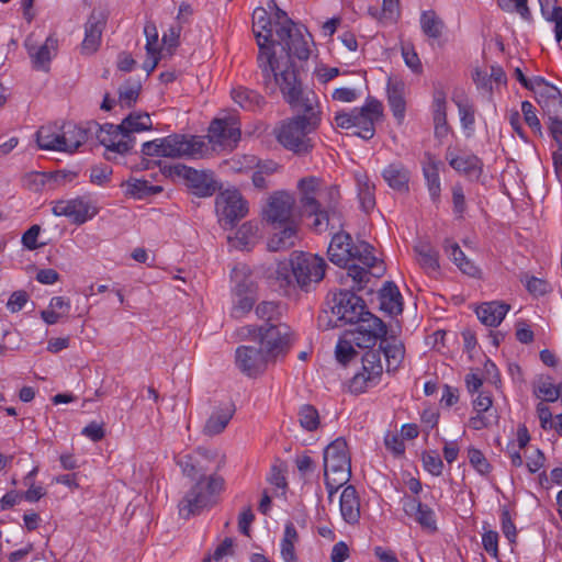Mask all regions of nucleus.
<instances>
[{
	"label": "nucleus",
	"instance_id": "f704fd0d",
	"mask_svg": "<svg viewBox=\"0 0 562 562\" xmlns=\"http://www.w3.org/2000/svg\"><path fill=\"white\" fill-rule=\"evenodd\" d=\"M380 307L390 315H397L403 311L402 295L393 282H385L379 294Z\"/></svg>",
	"mask_w": 562,
	"mask_h": 562
},
{
	"label": "nucleus",
	"instance_id": "393cba45",
	"mask_svg": "<svg viewBox=\"0 0 562 562\" xmlns=\"http://www.w3.org/2000/svg\"><path fill=\"white\" fill-rule=\"evenodd\" d=\"M403 509L405 514L418 522L424 529L436 531V519L434 510L420 503L418 499L407 497L403 502Z\"/></svg>",
	"mask_w": 562,
	"mask_h": 562
},
{
	"label": "nucleus",
	"instance_id": "5701e85b",
	"mask_svg": "<svg viewBox=\"0 0 562 562\" xmlns=\"http://www.w3.org/2000/svg\"><path fill=\"white\" fill-rule=\"evenodd\" d=\"M183 177L198 196L205 198L213 195L218 190L217 181L213 173L182 167Z\"/></svg>",
	"mask_w": 562,
	"mask_h": 562
},
{
	"label": "nucleus",
	"instance_id": "2f4dec72",
	"mask_svg": "<svg viewBox=\"0 0 562 562\" xmlns=\"http://www.w3.org/2000/svg\"><path fill=\"white\" fill-rule=\"evenodd\" d=\"M25 45L34 67L36 69L46 70L52 57L57 50V41L49 36L38 48L31 45L29 41H26Z\"/></svg>",
	"mask_w": 562,
	"mask_h": 562
},
{
	"label": "nucleus",
	"instance_id": "09e8293b",
	"mask_svg": "<svg viewBox=\"0 0 562 562\" xmlns=\"http://www.w3.org/2000/svg\"><path fill=\"white\" fill-rule=\"evenodd\" d=\"M75 178V172L57 171L55 175L35 172L30 175L27 179L32 181L34 189L38 190L49 181H54L57 186H63L68 181H72Z\"/></svg>",
	"mask_w": 562,
	"mask_h": 562
},
{
	"label": "nucleus",
	"instance_id": "4d7b16f0",
	"mask_svg": "<svg viewBox=\"0 0 562 562\" xmlns=\"http://www.w3.org/2000/svg\"><path fill=\"white\" fill-rule=\"evenodd\" d=\"M257 166V158L254 155L234 156L223 162V168L232 172H244Z\"/></svg>",
	"mask_w": 562,
	"mask_h": 562
},
{
	"label": "nucleus",
	"instance_id": "774afa93",
	"mask_svg": "<svg viewBox=\"0 0 562 562\" xmlns=\"http://www.w3.org/2000/svg\"><path fill=\"white\" fill-rule=\"evenodd\" d=\"M255 303V295L244 294L241 296H237L235 304L233 306V315L235 317H240L248 313Z\"/></svg>",
	"mask_w": 562,
	"mask_h": 562
},
{
	"label": "nucleus",
	"instance_id": "5fc2aeb1",
	"mask_svg": "<svg viewBox=\"0 0 562 562\" xmlns=\"http://www.w3.org/2000/svg\"><path fill=\"white\" fill-rule=\"evenodd\" d=\"M434 111L435 136L437 138H445L449 133V125L447 122L446 101L443 98L436 99Z\"/></svg>",
	"mask_w": 562,
	"mask_h": 562
},
{
	"label": "nucleus",
	"instance_id": "423d86ee",
	"mask_svg": "<svg viewBox=\"0 0 562 562\" xmlns=\"http://www.w3.org/2000/svg\"><path fill=\"white\" fill-rule=\"evenodd\" d=\"M225 480L216 474L201 475L179 503V514L183 518L199 515L216 503V497L224 491Z\"/></svg>",
	"mask_w": 562,
	"mask_h": 562
},
{
	"label": "nucleus",
	"instance_id": "c756f323",
	"mask_svg": "<svg viewBox=\"0 0 562 562\" xmlns=\"http://www.w3.org/2000/svg\"><path fill=\"white\" fill-rule=\"evenodd\" d=\"M379 350L384 355L387 372H394L401 367L405 356V347L401 340L385 336L380 341Z\"/></svg>",
	"mask_w": 562,
	"mask_h": 562
},
{
	"label": "nucleus",
	"instance_id": "72a5a7b5",
	"mask_svg": "<svg viewBox=\"0 0 562 562\" xmlns=\"http://www.w3.org/2000/svg\"><path fill=\"white\" fill-rule=\"evenodd\" d=\"M382 177L390 188L398 192L408 191L409 171L401 162L390 164L383 171Z\"/></svg>",
	"mask_w": 562,
	"mask_h": 562
},
{
	"label": "nucleus",
	"instance_id": "e433bc0d",
	"mask_svg": "<svg viewBox=\"0 0 562 562\" xmlns=\"http://www.w3.org/2000/svg\"><path fill=\"white\" fill-rule=\"evenodd\" d=\"M259 240V229L257 224L251 222L244 223L235 233L234 237H228V241L235 248L249 250Z\"/></svg>",
	"mask_w": 562,
	"mask_h": 562
},
{
	"label": "nucleus",
	"instance_id": "3c124183",
	"mask_svg": "<svg viewBox=\"0 0 562 562\" xmlns=\"http://www.w3.org/2000/svg\"><path fill=\"white\" fill-rule=\"evenodd\" d=\"M256 314L259 318L267 322V325L261 327L269 328L272 325H279L278 322L282 314L281 306L276 302L263 301L256 307Z\"/></svg>",
	"mask_w": 562,
	"mask_h": 562
},
{
	"label": "nucleus",
	"instance_id": "7c9ffc66",
	"mask_svg": "<svg viewBox=\"0 0 562 562\" xmlns=\"http://www.w3.org/2000/svg\"><path fill=\"white\" fill-rule=\"evenodd\" d=\"M235 413L234 405H225L216 408L205 422L203 434L209 437L221 434L228 425Z\"/></svg>",
	"mask_w": 562,
	"mask_h": 562
},
{
	"label": "nucleus",
	"instance_id": "c03bdc74",
	"mask_svg": "<svg viewBox=\"0 0 562 562\" xmlns=\"http://www.w3.org/2000/svg\"><path fill=\"white\" fill-rule=\"evenodd\" d=\"M299 533L293 525L289 521L284 527L283 538L281 540V557L284 562H296L295 544L299 542Z\"/></svg>",
	"mask_w": 562,
	"mask_h": 562
},
{
	"label": "nucleus",
	"instance_id": "0e129e2a",
	"mask_svg": "<svg viewBox=\"0 0 562 562\" xmlns=\"http://www.w3.org/2000/svg\"><path fill=\"white\" fill-rule=\"evenodd\" d=\"M423 464L426 471L432 475L439 476L443 470V462L436 451L425 452L423 454Z\"/></svg>",
	"mask_w": 562,
	"mask_h": 562
},
{
	"label": "nucleus",
	"instance_id": "c85d7f7f",
	"mask_svg": "<svg viewBox=\"0 0 562 562\" xmlns=\"http://www.w3.org/2000/svg\"><path fill=\"white\" fill-rule=\"evenodd\" d=\"M339 509L342 519L349 525L358 524L360 519V499L357 490L348 485L341 492Z\"/></svg>",
	"mask_w": 562,
	"mask_h": 562
},
{
	"label": "nucleus",
	"instance_id": "dca6fc26",
	"mask_svg": "<svg viewBox=\"0 0 562 562\" xmlns=\"http://www.w3.org/2000/svg\"><path fill=\"white\" fill-rule=\"evenodd\" d=\"M216 212L221 222L233 225L246 216L247 202L237 190H225L216 196Z\"/></svg>",
	"mask_w": 562,
	"mask_h": 562
},
{
	"label": "nucleus",
	"instance_id": "aec40b11",
	"mask_svg": "<svg viewBox=\"0 0 562 562\" xmlns=\"http://www.w3.org/2000/svg\"><path fill=\"white\" fill-rule=\"evenodd\" d=\"M209 142L224 148H233L240 138V128L232 119H215L209 127Z\"/></svg>",
	"mask_w": 562,
	"mask_h": 562
},
{
	"label": "nucleus",
	"instance_id": "39448f33",
	"mask_svg": "<svg viewBox=\"0 0 562 562\" xmlns=\"http://www.w3.org/2000/svg\"><path fill=\"white\" fill-rule=\"evenodd\" d=\"M252 31L259 48L257 57L258 67L261 74H271L276 65L290 57L289 54H277L278 37L274 33V24H272L267 11L263 8H257L252 14Z\"/></svg>",
	"mask_w": 562,
	"mask_h": 562
},
{
	"label": "nucleus",
	"instance_id": "f03ea898",
	"mask_svg": "<svg viewBox=\"0 0 562 562\" xmlns=\"http://www.w3.org/2000/svg\"><path fill=\"white\" fill-rule=\"evenodd\" d=\"M334 234L328 246V259L338 267H348L346 278H351L358 284V290L362 283L369 281V276L381 277L384 268L373 254V247L359 241L353 244L352 237L345 232Z\"/></svg>",
	"mask_w": 562,
	"mask_h": 562
},
{
	"label": "nucleus",
	"instance_id": "4c0bfd02",
	"mask_svg": "<svg viewBox=\"0 0 562 562\" xmlns=\"http://www.w3.org/2000/svg\"><path fill=\"white\" fill-rule=\"evenodd\" d=\"M61 125L48 124L36 133V143L41 149L61 151Z\"/></svg>",
	"mask_w": 562,
	"mask_h": 562
},
{
	"label": "nucleus",
	"instance_id": "13d9d810",
	"mask_svg": "<svg viewBox=\"0 0 562 562\" xmlns=\"http://www.w3.org/2000/svg\"><path fill=\"white\" fill-rule=\"evenodd\" d=\"M424 175L427 181L428 191L431 200L437 203L440 198V178L439 171L435 164H431L424 168Z\"/></svg>",
	"mask_w": 562,
	"mask_h": 562
},
{
	"label": "nucleus",
	"instance_id": "f257e3e1",
	"mask_svg": "<svg viewBox=\"0 0 562 562\" xmlns=\"http://www.w3.org/2000/svg\"><path fill=\"white\" fill-rule=\"evenodd\" d=\"M258 336L259 346L243 345L235 351V364L248 378L263 374L269 362L284 357L292 344L291 329L285 324L259 327Z\"/></svg>",
	"mask_w": 562,
	"mask_h": 562
},
{
	"label": "nucleus",
	"instance_id": "6e6d98bb",
	"mask_svg": "<svg viewBox=\"0 0 562 562\" xmlns=\"http://www.w3.org/2000/svg\"><path fill=\"white\" fill-rule=\"evenodd\" d=\"M297 417L301 427L307 431H314L319 426V414L313 405L305 404L301 406Z\"/></svg>",
	"mask_w": 562,
	"mask_h": 562
},
{
	"label": "nucleus",
	"instance_id": "69168bd1",
	"mask_svg": "<svg viewBox=\"0 0 562 562\" xmlns=\"http://www.w3.org/2000/svg\"><path fill=\"white\" fill-rule=\"evenodd\" d=\"M468 458L472 467L480 473V474H487L491 470V465L487 462L484 454L475 448H470L468 451Z\"/></svg>",
	"mask_w": 562,
	"mask_h": 562
},
{
	"label": "nucleus",
	"instance_id": "f3484780",
	"mask_svg": "<svg viewBox=\"0 0 562 562\" xmlns=\"http://www.w3.org/2000/svg\"><path fill=\"white\" fill-rule=\"evenodd\" d=\"M363 372L356 374L350 387L355 392H364L368 387L374 386L382 375L383 366L379 349H370L362 357Z\"/></svg>",
	"mask_w": 562,
	"mask_h": 562
},
{
	"label": "nucleus",
	"instance_id": "e2e57ef3",
	"mask_svg": "<svg viewBox=\"0 0 562 562\" xmlns=\"http://www.w3.org/2000/svg\"><path fill=\"white\" fill-rule=\"evenodd\" d=\"M352 344L351 337L346 336L338 341L336 346V358L340 363H348L357 355Z\"/></svg>",
	"mask_w": 562,
	"mask_h": 562
},
{
	"label": "nucleus",
	"instance_id": "0eeeda50",
	"mask_svg": "<svg viewBox=\"0 0 562 562\" xmlns=\"http://www.w3.org/2000/svg\"><path fill=\"white\" fill-rule=\"evenodd\" d=\"M319 121L321 119L317 115L295 116L283 121L276 128L277 139L283 147L295 154H307L313 148L308 134L318 127Z\"/></svg>",
	"mask_w": 562,
	"mask_h": 562
},
{
	"label": "nucleus",
	"instance_id": "58836bf2",
	"mask_svg": "<svg viewBox=\"0 0 562 562\" xmlns=\"http://www.w3.org/2000/svg\"><path fill=\"white\" fill-rule=\"evenodd\" d=\"M201 458H206V451L198 449L194 453H181L177 456L176 463L180 467L184 475L193 477L206 471V468L201 463Z\"/></svg>",
	"mask_w": 562,
	"mask_h": 562
},
{
	"label": "nucleus",
	"instance_id": "9d476101",
	"mask_svg": "<svg viewBox=\"0 0 562 562\" xmlns=\"http://www.w3.org/2000/svg\"><path fill=\"white\" fill-rule=\"evenodd\" d=\"M291 256L294 279L301 289H306L311 283H318L323 280L326 262L322 257L303 251H294Z\"/></svg>",
	"mask_w": 562,
	"mask_h": 562
},
{
	"label": "nucleus",
	"instance_id": "7ed1b4c3",
	"mask_svg": "<svg viewBox=\"0 0 562 562\" xmlns=\"http://www.w3.org/2000/svg\"><path fill=\"white\" fill-rule=\"evenodd\" d=\"M263 83L267 89L276 90L280 88L285 101L294 109L304 112L303 116L318 115L315 111L317 105V97L314 92L303 93L299 72L292 58L286 57L285 60L276 65L271 74H262Z\"/></svg>",
	"mask_w": 562,
	"mask_h": 562
},
{
	"label": "nucleus",
	"instance_id": "8fccbe9b",
	"mask_svg": "<svg viewBox=\"0 0 562 562\" xmlns=\"http://www.w3.org/2000/svg\"><path fill=\"white\" fill-rule=\"evenodd\" d=\"M445 250L451 260L460 268V270H462V272L469 276H474L476 268L470 260H468L464 252L461 250L457 243L446 240Z\"/></svg>",
	"mask_w": 562,
	"mask_h": 562
},
{
	"label": "nucleus",
	"instance_id": "6ab92c4d",
	"mask_svg": "<svg viewBox=\"0 0 562 562\" xmlns=\"http://www.w3.org/2000/svg\"><path fill=\"white\" fill-rule=\"evenodd\" d=\"M382 116V104L375 99H369L360 109H355V124L359 131L355 134L363 139L374 136V123Z\"/></svg>",
	"mask_w": 562,
	"mask_h": 562
},
{
	"label": "nucleus",
	"instance_id": "2eb2a0df",
	"mask_svg": "<svg viewBox=\"0 0 562 562\" xmlns=\"http://www.w3.org/2000/svg\"><path fill=\"white\" fill-rule=\"evenodd\" d=\"M295 199L285 191L274 192L263 209V218L274 228L282 224L296 222L294 216Z\"/></svg>",
	"mask_w": 562,
	"mask_h": 562
},
{
	"label": "nucleus",
	"instance_id": "9b49d317",
	"mask_svg": "<svg viewBox=\"0 0 562 562\" xmlns=\"http://www.w3.org/2000/svg\"><path fill=\"white\" fill-rule=\"evenodd\" d=\"M324 474L334 475V481L339 483H347L350 480L351 464L345 439L337 438L325 448Z\"/></svg>",
	"mask_w": 562,
	"mask_h": 562
},
{
	"label": "nucleus",
	"instance_id": "a878e982",
	"mask_svg": "<svg viewBox=\"0 0 562 562\" xmlns=\"http://www.w3.org/2000/svg\"><path fill=\"white\" fill-rule=\"evenodd\" d=\"M324 186L325 183L322 179L313 176L299 180L297 189L300 192V202L306 214H308L311 210H317L319 206L316 200Z\"/></svg>",
	"mask_w": 562,
	"mask_h": 562
},
{
	"label": "nucleus",
	"instance_id": "6e6552de",
	"mask_svg": "<svg viewBox=\"0 0 562 562\" xmlns=\"http://www.w3.org/2000/svg\"><path fill=\"white\" fill-rule=\"evenodd\" d=\"M340 191L337 186L325 184L316 202L317 210H311L308 215L314 216L312 227L318 232L341 229L344 227V213L340 204Z\"/></svg>",
	"mask_w": 562,
	"mask_h": 562
},
{
	"label": "nucleus",
	"instance_id": "4be33fe9",
	"mask_svg": "<svg viewBox=\"0 0 562 562\" xmlns=\"http://www.w3.org/2000/svg\"><path fill=\"white\" fill-rule=\"evenodd\" d=\"M535 94L549 123L562 120V93L557 87L546 81Z\"/></svg>",
	"mask_w": 562,
	"mask_h": 562
},
{
	"label": "nucleus",
	"instance_id": "ddd939ff",
	"mask_svg": "<svg viewBox=\"0 0 562 562\" xmlns=\"http://www.w3.org/2000/svg\"><path fill=\"white\" fill-rule=\"evenodd\" d=\"M168 158H203L207 151V143L199 136L172 134L165 137V150Z\"/></svg>",
	"mask_w": 562,
	"mask_h": 562
},
{
	"label": "nucleus",
	"instance_id": "bf43d9fd",
	"mask_svg": "<svg viewBox=\"0 0 562 562\" xmlns=\"http://www.w3.org/2000/svg\"><path fill=\"white\" fill-rule=\"evenodd\" d=\"M535 394L547 402H555L562 395V383L554 385L548 380L540 381L535 390Z\"/></svg>",
	"mask_w": 562,
	"mask_h": 562
},
{
	"label": "nucleus",
	"instance_id": "49530a36",
	"mask_svg": "<svg viewBox=\"0 0 562 562\" xmlns=\"http://www.w3.org/2000/svg\"><path fill=\"white\" fill-rule=\"evenodd\" d=\"M454 102L458 108L461 126L465 131L467 136L470 137L473 135V132H474V123H475L474 105L465 97L457 98V99H454Z\"/></svg>",
	"mask_w": 562,
	"mask_h": 562
},
{
	"label": "nucleus",
	"instance_id": "cd10ccee",
	"mask_svg": "<svg viewBox=\"0 0 562 562\" xmlns=\"http://www.w3.org/2000/svg\"><path fill=\"white\" fill-rule=\"evenodd\" d=\"M52 211L56 216H66L75 224H82L88 220L89 205L81 199L58 201Z\"/></svg>",
	"mask_w": 562,
	"mask_h": 562
},
{
	"label": "nucleus",
	"instance_id": "864d4df0",
	"mask_svg": "<svg viewBox=\"0 0 562 562\" xmlns=\"http://www.w3.org/2000/svg\"><path fill=\"white\" fill-rule=\"evenodd\" d=\"M273 279L278 286L284 291L296 283L294 279V269L292 266V256H290L288 261H281L278 263Z\"/></svg>",
	"mask_w": 562,
	"mask_h": 562
},
{
	"label": "nucleus",
	"instance_id": "603ef678",
	"mask_svg": "<svg viewBox=\"0 0 562 562\" xmlns=\"http://www.w3.org/2000/svg\"><path fill=\"white\" fill-rule=\"evenodd\" d=\"M420 27L428 37L438 38L441 36L443 22L435 11H424L420 15Z\"/></svg>",
	"mask_w": 562,
	"mask_h": 562
},
{
	"label": "nucleus",
	"instance_id": "338daca9",
	"mask_svg": "<svg viewBox=\"0 0 562 562\" xmlns=\"http://www.w3.org/2000/svg\"><path fill=\"white\" fill-rule=\"evenodd\" d=\"M140 85L137 82L121 87L119 90L121 104L131 106L137 100Z\"/></svg>",
	"mask_w": 562,
	"mask_h": 562
},
{
	"label": "nucleus",
	"instance_id": "ea45409f",
	"mask_svg": "<svg viewBox=\"0 0 562 562\" xmlns=\"http://www.w3.org/2000/svg\"><path fill=\"white\" fill-rule=\"evenodd\" d=\"M404 83L398 80H389L387 100L393 115L402 121L405 115Z\"/></svg>",
	"mask_w": 562,
	"mask_h": 562
},
{
	"label": "nucleus",
	"instance_id": "de8ad7c7",
	"mask_svg": "<svg viewBox=\"0 0 562 562\" xmlns=\"http://www.w3.org/2000/svg\"><path fill=\"white\" fill-rule=\"evenodd\" d=\"M126 195L134 199H145L162 191L161 187L149 186L147 181L139 179H131L124 183Z\"/></svg>",
	"mask_w": 562,
	"mask_h": 562
},
{
	"label": "nucleus",
	"instance_id": "79ce46f5",
	"mask_svg": "<svg viewBox=\"0 0 562 562\" xmlns=\"http://www.w3.org/2000/svg\"><path fill=\"white\" fill-rule=\"evenodd\" d=\"M419 266L427 273H435L439 270L438 251L427 243H419L414 247Z\"/></svg>",
	"mask_w": 562,
	"mask_h": 562
},
{
	"label": "nucleus",
	"instance_id": "a19ab883",
	"mask_svg": "<svg viewBox=\"0 0 562 562\" xmlns=\"http://www.w3.org/2000/svg\"><path fill=\"white\" fill-rule=\"evenodd\" d=\"M358 198L361 209L369 213L375 206V186L370 181L366 173H358L356 176Z\"/></svg>",
	"mask_w": 562,
	"mask_h": 562
},
{
	"label": "nucleus",
	"instance_id": "b1692460",
	"mask_svg": "<svg viewBox=\"0 0 562 562\" xmlns=\"http://www.w3.org/2000/svg\"><path fill=\"white\" fill-rule=\"evenodd\" d=\"M446 159L448 160L451 168L460 173H463L471 180H477L482 175L483 162L475 155H457L453 150L448 148L446 153Z\"/></svg>",
	"mask_w": 562,
	"mask_h": 562
},
{
	"label": "nucleus",
	"instance_id": "1a4fd4ad",
	"mask_svg": "<svg viewBox=\"0 0 562 562\" xmlns=\"http://www.w3.org/2000/svg\"><path fill=\"white\" fill-rule=\"evenodd\" d=\"M274 19V33L282 53L289 54L290 58L306 60L310 56V46L302 30L279 8L276 10Z\"/></svg>",
	"mask_w": 562,
	"mask_h": 562
},
{
	"label": "nucleus",
	"instance_id": "4468645a",
	"mask_svg": "<svg viewBox=\"0 0 562 562\" xmlns=\"http://www.w3.org/2000/svg\"><path fill=\"white\" fill-rule=\"evenodd\" d=\"M101 132H104L103 125L97 122H88L85 126H79L68 122L61 125V151L74 153L90 137H95L102 145Z\"/></svg>",
	"mask_w": 562,
	"mask_h": 562
},
{
	"label": "nucleus",
	"instance_id": "680f3d73",
	"mask_svg": "<svg viewBox=\"0 0 562 562\" xmlns=\"http://www.w3.org/2000/svg\"><path fill=\"white\" fill-rule=\"evenodd\" d=\"M144 33L146 36V53L148 56H153L156 53H160L159 50V35L158 30L154 22L148 21L145 24Z\"/></svg>",
	"mask_w": 562,
	"mask_h": 562
},
{
	"label": "nucleus",
	"instance_id": "052dcab7",
	"mask_svg": "<svg viewBox=\"0 0 562 562\" xmlns=\"http://www.w3.org/2000/svg\"><path fill=\"white\" fill-rule=\"evenodd\" d=\"M521 113L526 124L540 137L543 136L541 123L536 114L533 104L529 101L521 102Z\"/></svg>",
	"mask_w": 562,
	"mask_h": 562
},
{
	"label": "nucleus",
	"instance_id": "37998d69",
	"mask_svg": "<svg viewBox=\"0 0 562 562\" xmlns=\"http://www.w3.org/2000/svg\"><path fill=\"white\" fill-rule=\"evenodd\" d=\"M231 94L236 104L248 111H255L263 103V98L259 93L244 87L233 88Z\"/></svg>",
	"mask_w": 562,
	"mask_h": 562
},
{
	"label": "nucleus",
	"instance_id": "a18cd8bd",
	"mask_svg": "<svg viewBox=\"0 0 562 562\" xmlns=\"http://www.w3.org/2000/svg\"><path fill=\"white\" fill-rule=\"evenodd\" d=\"M541 13L547 21L554 23V33L558 42L562 41V8L557 0H539Z\"/></svg>",
	"mask_w": 562,
	"mask_h": 562
},
{
	"label": "nucleus",
	"instance_id": "a211bd4d",
	"mask_svg": "<svg viewBox=\"0 0 562 562\" xmlns=\"http://www.w3.org/2000/svg\"><path fill=\"white\" fill-rule=\"evenodd\" d=\"M331 312L338 319L352 324L367 313L364 301L349 291H341L334 296Z\"/></svg>",
	"mask_w": 562,
	"mask_h": 562
},
{
	"label": "nucleus",
	"instance_id": "bb28decb",
	"mask_svg": "<svg viewBox=\"0 0 562 562\" xmlns=\"http://www.w3.org/2000/svg\"><path fill=\"white\" fill-rule=\"evenodd\" d=\"M297 228V222L282 224L281 227L278 226L276 229L279 231L274 232L268 239V250L281 251L293 247L299 240Z\"/></svg>",
	"mask_w": 562,
	"mask_h": 562
},
{
	"label": "nucleus",
	"instance_id": "473e14b6",
	"mask_svg": "<svg viewBox=\"0 0 562 562\" xmlns=\"http://www.w3.org/2000/svg\"><path fill=\"white\" fill-rule=\"evenodd\" d=\"M509 310V305L501 302H487L476 308L479 319L486 326H498Z\"/></svg>",
	"mask_w": 562,
	"mask_h": 562
},
{
	"label": "nucleus",
	"instance_id": "412c9836",
	"mask_svg": "<svg viewBox=\"0 0 562 562\" xmlns=\"http://www.w3.org/2000/svg\"><path fill=\"white\" fill-rule=\"evenodd\" d=\"M106 20L108 14L104 10H92L85 25V38L81 44V50L83 54L91 55L97 52L101 43V36L105 27Z\"/></svg>",
	"mask_w": 562,
	"mask_h": 562
},
{
	"label": "nucleus",
	"instance_id": "20e7f679",
	"mask_svg": "<svg viewBox=\"0 0 562 562\" xmlns=\"http://www.w3.org/2000/svg\"><path fill=\"white\" fill-rule=\"evenodd\" d=\"M104 132H101L102 145L105 147V158L116 160L120 156L127 154L134 146L133 133L148 131L153 123L148 113H131L121 124H104Z\"/></svg>",
	"mask_w": 562,
	"mask_h": 562
},
{
	"label": "nucleus",
	"instance_id": "c9c22d12",
	"mask_svg": "<svg viewBox=\"0 0 562 562\" xmlns=\"http://www.w3.org/2000/svg\"><path fill=\"white\" fill-rule=\"evenodd\" d=\"M232 279L235 283L234 293L236 296L256 295L257 284L246 265L236 266L232 271Z\"/></svg>",
	"mask_w": 562,
	"mask_h": 562
},
{
	"label": "nucleus",
	"instance_id": "f8f14e48",
	"mask_svg": "<svg viewBox=\"0 0 562 562\" xmlns=\"http://www.w3.org/2000/svg\"><path fill=\"white\" fill-rule=\"evenodd\" d=\"M352 324L356 327L346 333V337H351L353 344L359 348H371L378 340H382L386 334V325L369 311Z\"/></svg>",
	"mask_w": 562,
	"mask_h": 562
}]
</instances>
